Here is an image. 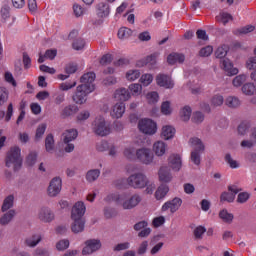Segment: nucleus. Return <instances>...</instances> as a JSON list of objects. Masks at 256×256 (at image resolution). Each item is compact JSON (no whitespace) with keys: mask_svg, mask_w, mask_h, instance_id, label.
<instances>
[{"mask_svg":"<svg viewBox=\"0 0 256 256\" xmlns=\"http://www.w3.org/2000/svg\"><path fill=\"white\" fill-rule=\"evenodd\" d=\"M96 74L94 72H87L80 78L81 85H78L76 88L75 94L72 96L74 103L77 105H83L87 102V95L95 91V82Z\"/></svg>","mask_w":256,"mask_h":256,"instance_id":"f257e3e1","label":"nucleus"},{"mask_svg":"<svg viewBox=\"0 0 256 256\" xmlns=\"http://www.w3.org/2000/svg\"><path fill=\"white\" fill-rule=\"evenodd\" d=\"M104 201L108 203L114 201L117 205H120L124 210L135 209L142 201V198L139 194H133L130 196L127 193L122 194H109Z\"/></svg>","mask_w":256,"mask_h":256,"instance_id":"f03ea898","label":"nucleus"},{"mask_svg":"<svg viewBox=\"0 0 256 256\" xmlns=\"http://www.w3.org/2000/svg\"><path fill=\"white\" fill-rule=\"evenodd\" d=\"M85 204L83 202H77L71 212V231L72 233H83L85 231V218L83 217L85 215Z\"/></svg>","mask_w":256,"mask_h":256,"instance_id":"7ed1b4c3","label":"nucleus"},{"mask_svg":"<svg viewBox=\"0 0 256 256\" xmlns=\"http://www.w3.org/2000/svg\"><path fill=\"white\" fill-rule=\"evenodd\" d=\"M5 165L8 168L13 167V171H20L23 167V156H21V148L19 146H13L10 151L6 153Z\"/></svg>","mask_w":256,"mask_h":256,"instance_id":"20e7f679","label":"nucleus"},{"mask_svg":"<svg viewBox=\"0 0 256 256\" xmlns=\"http://www.w3.org/2000/svg\"><path fill=\"white\" fill-rule=\"evenodd\" d=\"M127 183L133 189H145V186L149 183V178L143 173H135L127 178Z\"/></svg>","mask_w":256,"mask_h":256,"instance_id":"39448f33","label":"nucleus"},{"mask_svg":"<svg viewBox=\"0 0 256 256\" xmlns=\"http://www.w3.org/2000/svg\"><path fill=\"white\" fill-rule=\"evenodd\" d=\"M93 131L99 137H107L111 133V127L105 121V118L98 117L94 120Z\"/></svg>","mask_w":256,"mask_h":256,"instance_id":"423d86ee","label":"nucleus"},{"mask_svg":"<svg viewBox=\"0 0 256 256\" xmlns=\"http://www.w3.org/2000/svg\"><path fill=\"white\" fill-rule=\"evenodd\" d=\"M138 129L144 135H155L157 133V123L149 118H143L138 122Z\"/></svg>","mask_w":256,"mask_h":256,"instance_id":"0eeeda50","label":"nucleus"},{"mask_svg":"<svg viewBox=\"0 0 256 256\" xmlns=\"http://www.w3.org/2000/svg\"><path fill=\"white\" fill-rule=\"evenodd\" d=\"M84 245L82 255H93V253H97L102 247L101 240L99 239H88L84 242Z\"/></svg>","mask_w":256,"mask_h":256,"instance_id":"6e6552de","label":"nucleus"},{"mask_svg":"<svg viewBox=\"0 0 256 256\" xmlns=\"http://www.w3.org/2000/svg\"><path fill=\"white\" fill-rule=\"evenodd\" d=\"M136 157L144 165H151L153 163V153L149 148H139L136 150Z\"/></svg>","mask_w":256,"mask_h":256,"instance_id":"1a4fd4ad","label":"nucleus"},{"mask_svg":"<svg viewBox=\"0 0 256 256\" xmlns=\"http://www.w3.org/2000/svg\"><path fill=\"white\" fill-rule=\"evenodd\" d=\"M63 186V181L60 177H54L48 186V195L49 197H57L61 193Z\"/></svg>","mask_w":256,"mask_h":256,"instance_id":"9d476101","label":"nucleus"},{"mask_svg":"<svg viewBox=\"0 0 256 256\" xmlns=\"http://www.w3.org/2000/svg\"><path fill=\"white\" fill-rule=\"evenodd\" d=\"M183 205V200L179 197H175L170 201H167L166 203L163 204L161 211H169L170 213H177L179 211V208Z\"/></svg>","mask_w":256,"mask_h":256,"instance_id":"9b49d317","label":"nucleus"},{"mask_svg":"<svg viewBox=\"0 0 256 256\" xmlns=\"http://www.w3.org/2000/svg\"><path fill=\"white\" fill-rule=\"evenodd\" d=\"M156 83L159 87H164L165 89H173L175 87L171 76L167 74H158L156 76Z\"/></svg>","mask_w":256,"mask_h":256,"instance_id":"f8f14e48","label":"nucleus"},{"mask_svg":"<svg viewBox=\"0 0 256 256\" xmlns=\"http://www.w3.org/2000/svg\"><path fill=\"white\" fill-rule=\"evenodd\" d=\"M158 177L161 183H171L173 181V174H171V169L167 166H162L159 169Z\"/></svg>","mask_w":256,"mask_h":256,"instance_id":"ddd939ff","label":"nucleus"},{"mask_svg":"<svg viewBox=\"0 0 256 256\" xmlns=\"http://www.w3.org/2000/svg\"><path fill=\"white\" fill-rule=\"evenodd\" d=\"M220 64L222 69L225 70L229 77H233V75H237V73H239V69L233 67V63L231 62V60H229V58H224L220 60Z\"/></svg>","mask_w":256,"mask_h":256,"instance_id":"4468645a","label":"nucleus"},{"mask_svg":"<svg viewBox=\"0 0 256 256\" xmlns=\"http://www.w3.org/2000/svg\"><path fill=\"white\" fill-rule=\"evenodd\" d=\"M38 219L40 221H43V223H51L53 219H55V214H53V211L47 207H43L38 212Z\"/></svg>","mask_w":256,"mask_h":256,"instance_id":"2eb2a0df","label":"nucleus"},{"mask_svg":"<svg viewBox=\"0 0 256 256\" xmlns=\"http://www.w3.org/2000/svg\"><path fill=\"white\" fill-rule=\"evenodd\" d=\"M109 13H111V8L109 4L106 2H100L96 5V14L100 19H105V17H109Z\"/></svg>","mask_w":256,"mask_h":256,"instance_id":"dca6fc26","label":"nucleus"},{"mask_svg":"<svg viewBox=\"0 0 256 256\" xmlns=\"http://www.w3.org/2000/svg\"><path fill=\"white\" fill-rule=\"evenodd\" d=\"M168 165L173 171H181L182 161L179 154H172L168 158Z\"/></svg>","mask_w":256,"mask_h":256,"instance_id":"f3484780","label":"nucleus"},{"mask_svg":"<svg viewBox=\"0 0 256 256\" xmlns=\"http://www.w3.org/2000/svg\"><path fill=\"white\" fill-rule=\"evenodd\" d=\"M16 215H17V211L15 209L7 210L6 213H4L0 217V225H2V227L9 225V223H11L13 219H15Z\"/></svg>","mask_w":256,"mask_h":256,"instance_id":"a211bd4d","label":"nucleus"},{"mask_svg":"<svg viewBox=\"0 0 256 256\" xmlns=\"http://www.w3.org/2000/svg\"><path fill=\"white\" fill-rule=\"evenodd\" d=\"M114 99H117V101H129L131 99V92L127 88H119L114 92Z\"/></svg>","mask_w":256,"mask_h":256,"instance_id":"6ab92c4d","label":"nucleus"},{"mask_svg":"<svg viewBox=\"0 0 256 256\" xmlns=\"http://www.w3.org/2000/svg\"><path fill=\"white\" fill-rule=\"evenodd\" d=\"M125 113V103L118 102L113 106V109L111 111V116L114 119H121Z\"/></svg>","mask_w":256,"mask_h":256,"instance_id":"aec40b11","label":"nucleus"},{"mask_svg":"<svg viewBox=\"0 0 256 256\" xmlns=\"http://www.w3.org/2000/svg\"><path fill=\"white\" fill-rule=\"evenodd\" d=\"M153 151L157 157H163L167 153V145L163 141H157L153 144Z\"/></svg>","mask_w":256,"mask_h":256,"instance_id":"412c9836","label":"nucleus"},{"mask_svg":"<svg viewBox=\"0 0 256 256\" xmlns=\"http://www.w3.org/2000/svg\"><path fill=\"white\" fill-rule=\"evenodd\" d=\"M189 143L191 147H193V151L195 153H203V151H205V145L203 144V141H201V139L197 137L190 138Z\"/></svg>","mask_w":256,"mask_h":256,"instance_id":"4be33fe9","label":"nucleus"},{"mask_svg":"<svg viewBox=\"0 0 256 256\" xmlns=\"http://www.w3.org/2000/svg\"><path fill=\"white\" fill-rule=\"evenodd\" d=\"M13 205H15V196L8 195L2 204L1 211L2 213H7V211H11L13 209Z\"/></svg>","mask_w":256,"mask_h":256,"instance_id":"5701e85b","label":"nucleus"},{"mask_svg":"<svg viewBox=\"0 0 256 256\" xmlns=\"http://www.w3.org/2000/svg\"><path fill=\"white\" fill-rule=\"evenodd\" d=\"M161 137L165 141H169V139H173L175 137V128L173 126H164L162 128Z\"/></svg>","mask_w":256,"mask_h":256,"instance_id":"b1692460","label":"nucleus"},{"mask_svg":"<svg viewBox=\"0 0 256 256\" xmlns=\"http://www.w3.org/2000/svg\"><path fill=\"white\" fill-rule=\"evenodd\" d=\"M246 67L247 69L252 71L250 74V79L256 82V56L248 59V61L246 62Z\"/></svg>","mask_w":256,"mask_h":256,"instance_id":"393cba45","label":"nucleus"},{"mask_svg":"<svg viewBox=\"0 0 256 256\" xmlns=\"http://www.w3.org/2000/svg\"><path fill=\"white\" fill-rule=\"evenodd\" d=\"M77 111H79V107H77L76 105H68L62 110L61 117L62 119H67V117L75 115Z\"/></svg>","mask_w":256,"mask_h":256,"instance_id":"a878e982","label":"nucleus"},{"mask_svg":"<svg viewBox=\"0 0 256 256\" xmlns=\"http://www.w3.org/2000/svg\"><path fill=\"white\" fill-rule=\"evenodd\" d=\"M185 61V55L179 53H172L167 57L169 65H175V63H183Z\"/></svg>","mask_w":256,"mask_h":256,"instance_id":"bb28decb","label":"nucleus"},{"mask_svg":"<svg viewBox=\"0 0 256 256\" xmlns=\"http://www.w3.org/2000/svg\"><path fill=\"white\" fill-rule=\"evenodd\" d=\"M167 193H169V186L167 184H162L156 190L155 197L158 201H161V199H165Z\"/></svg>","mask_w":256,"mask_h":256,"instance_id":"cd10ccee","label":"nucleus"},{"mask_svg":"<svg viewBox=\"0 0 256 256\" xmlns=\"http://www.w3.org/2000/svg\"><path fill=\"white\" fill-rule=\"evenodd\" d=\"M43 237L41 236V234H34L31 237L27 238L25 240V243L28 247H37V245H39V243H41Z\"/></svg>","mask_w":256,"mask_h":256,"instance_id":"c85d7f7f","label":"nucleus"},{"mask_svg":"<svg viewBox=\"0 0 256 256\" xmlns=\"http://www.w3.org/2000/svg\"><path fill=\"white\" fill-rule=\"evenodd\" d=\"M193 113V109H191V106H184L181 110H180V119L181 121H184L185 123H187V121H189V119H191V114Z\"/></svg>","mask_w":256,"mask_h":256,"instance_id":"c756f323","label":"nucleus"},{"mask_svg":"<svg viewBox=\"0 0 256 256\" xmlns=\"http://www.w3.org/2000/svg\"><path fill=\"white\" fill-rule=\"evenodd\" d=\"M219 218L222 219L224 223L231 225V223H233V219H235V216L233 213H229L227 209H223L219 212Z\"/></svg>","mask_w":256,"mask_h":256,"instance_id":"7c9ffc66","label":"nucleus"},{"mask_svg":"<svg viewBox=\"0 0 256 256\" xmlns=\"http://www.w3.org/2000/svg\"><path fill=\"white\" fill-rule=\"evenodd\" d=\"M99 175H101L100 169L89 170L86 173V180L88 181V183H93V182L97 181V179H99Z\"/></svg>","mask_w":256,"mask_h":256,"instance_id":"2f4dec72","label":"nucleus"},{"mask_svg":"<svg viewBox=\"0 0 256 256\" xmlns=\"http://www.w3.org/2000/svg\"><path fill=\"white\" fill-rule=\"evenodd\" d=\"M128 91H130V95L133 97H139L143 92V86L139 83L130 84L128 87Z\"/></svg>","mask_w":256,"mask_h":256,"instance_id":"473e14b6","label":"nucleus"},{"mask_svg":"<svg viewBox=\"0 0 256 256\" xmlns=\"http://www.w3.org/2000/svg\"><path fill=\"white\" fill-rule=\"evenodd\" d=\"M64 143H71V141H75L79 133L75 129L67 130L64 134Z\"/></svg>","mask_w":256,"mask_h":256,"instance_id":"72a5a7b5","label":"nucleus"},{"mask_svg":"<svg viewBox=\"0 0 256 256\" xmlns=\"http://www.w3.org/2000/svg\"><path fill=\"white\" fill-rule=\"evenodd\" d=\"M45 149L47 153H51L55 149V139L53 134H48L45 139Z\"/></svg>","mask_w":256,"mask_h":256,"instance_id":"f704fd0d","label":"nucleus"},{"mask_svg":"<svg viewBox=\"0 0 256 256\" xmlns=\"http://www.w3.org/2000/svg\"><path fill=\"white\" fill-rule=\"evenodd\" d=\"M226 105L227 107H230L231 109H237L241 105V101L237 97L229 96L226 99Z\"/></svg>","mask_w":256,"mask_h":256,"instance_id":"c9c22d12","label":"nucleus"},{"mask_svg":"<svg viewBox=\"0 0 256 256\" xmlns=\"http://www.w3.org/2000/svg\"><path fill=\"white\" fill-rule=\"evenodd\" d=\"M191 121L196 125H201V123L205 121V114H203L201 111H196L192 114Z\"/></svg>","mask_w":256,"mask_h":256,"instance_id":"e433bc0d","label":"nucleus"},{"mask_svg":"<svg viewBox=\"0 0 256 256\" xmlns=\"http://www.w3.org/2000/svg\"><path fill=\"white\" fill-rule=\"evenodd\" d=\"M242 92L244 95H255L256 87L253 83H246L242 86Z\"/></svg>","mask_w":256,"mask_h":256,"instance_id":"4c0bfd02","label":"nucleus"},{"mask_svg":"<svg viewBox=\"0 0 256 256\" xmlns=\"http://www.w3.org/2000/svg\"><path fill=\"white\" fill-rule=\"evenodd\" d=\"M45 131H47V124L42 123L36 129L35 141H40L43 139V135H45Z\"/></svg>","mask_w":256,"mask_h":256,"instance_id":"58836bf2","label":"nucleus"},{"mask_svg":"<svg viewBox=\"0 0 256 256\" xmlns=\"http://www.w3.org/2000/svg\"><path fill=\"white\" fill-rule=\"evenodd\" d=\"M224 161L227 163V165H229L230 169H239V162L233 159L231 154H226L224 157Z\"/></svg>","mask_w":256,"mask_h":256,"instance_id":"ea45409f","label":"nucleus"},{"mask_svg":"<svg viewBox=\"0 0 256 256\" xmlns=\"http://www.w3.org/2000/svg\"><path fill=\"white\" fill-rule=\"evenodd\" d=\"M73 13H74L75 17H77V18L83 17V15H85L87 13V8H85L79 4H74L73 5Z\"/></svg>","mask_w":256,"mask_h":256,"instance_id":"a19ab883","label":"nucleus"},{"mask_svg":"<svg viewBox=\"0 0 256 256\" xmlns=\"http://www.w3.org/2000/svg\"><path fill=\"white\" fill-rule=\"evenodd\" d=\"M249 129H251V123H249L247 121H243L238 126V134H240L242 136L247 135V133H249Z\"/></svg>","mask_w":256,"mask_h":256,"instance_id":"79ce46f5","label":"nucleus"},{"mask_svg":"<svg viewBox=\"0 0 256 256\" xmlns=\"http://www.w3.org/2000/svg\"><path fill=\"white\" fill-rule=\"evenodd\" d=\"M133 31L129 28L123 27L118 30V39H129Z\"/></svg>","mask_w":256,"mask_h":256,"instance_id":"37998d69","label":"nucleus"},{"mask_svg":"<svg viewBox=\"0 0 256 256\" xmlns=\"http://www.w3.org/2000/svg\"><path fill=\"white\" fill-rule=\"evenodd\" d=\"M228 51H229V47L227 45L218 47L215 52V56L217 57V59H225Z\"/></svg>","mask_w":256,"mask_h":256,"instance_id":"c03bdc74","label":"nucleus"},{"mask_svg":"<svg viewBox=\"0 0 256 256\" xmlns=\"http://www.w3.org/2000/svg\"><path fill=\"white\" fill-rule=\"evenodd\" d=\"M220 201L221 203H225V201H227V203H233V201H235V194L223 192L220 196Z\"/></svg>","mask_w":256,"mask_h":256,"instance_id":"a18cd8bd","label":"nucleus"},{"mask_svg":"<svg viewBox=\"0 0 256 256\" xmlns=\"http://www.w3.org/2000/svg\"><path fill=\"white\" fill-rule=\"evenodd\" d=\"M216 19L217 21H221L223 25H227V23L233 19V16L227 12H222L220 13V16L216 17Z\"/></svg>","mask_w":256,"mask_h":256,"instance_id":"49530a36","label":"nucleus"},{"mask_svg":"<svg viewBox=\"0 0 256 256\" xmlns=\"http://www.w3.org/2000/svg\"><path fill=\"white\" fill-rule=\"evenodd\" d=\"M139 77H141V72L139 70H129L126 73V79L128 81H136Z\"/></svg>","mask_w":256,"mask_h":256,"instance_id":"de8ad7c7","label":"nucleus"},{"mask_svg":"<svg viewBox=\"0 0 256 256\" xmlns=\"http://www.w3.org/2000/svg\"><path fill=\"white\" fill-rule=\"evenodd\" d=\"M9 100V92L7 88L0 87V107L5 105V102Z\"/></svg>","mask_w":256,"mask_h":256,"instance_id":"09e8293b","label":"nucleus"},{"mask_svg":"<svg viewBox=\"0 0 256 256\" xmlns=\"http://www.w3.org/2000/svg\"><path fill=\"white\" fill-rule=\"evenodd\" d=\"M37 156V152H30L26 157V165H28L29 167H33V165L37 163Z\"/></svg>","mask_w":256,"mask_h":256,"instance_id":"8fccbe9b","label":"nucleus"},{"mask_svg":"<svg viewBox=\"0 0 256 256\" xmlns=\"http://www.w3.org/2000/svg\"><path fill=\"white\" fill-rule=\"evenodd\" d=\"M245 81H247V75L240 74L233 79L232 83L234 87H241Z\"/></svg>","mask_w":256,"mask_h":256,"instance_id":"3c124183","label":"nucleus"},{"mask_svg":"<svg viewBox=\"0 0 256 256\" xmlns=\"http://www.w3.org/2000/svg\"><path fill=\"white\" fill-rule=\"evenodd\" d=\"M251 199V194L249 192H240L237 196V203L243 204L247 203Z\"/></svg>","mask_w":256,"mask_h":256,"instance_id":"603ef678","label":"nucleus"},{"mask_svg":"<svg viewBox=\"0 0 256 256\" xmlns=\"http://www.w3.org/2000/svg\"><path fill=\"white\" fill-rule=\"evenodd\" d=\"M144 65H147L148 67H155V65H157V54H152L150 56H148L145 60H144Z\"/></svg>","mask_w":256,"mask_h":256,"instance_id":"864d4df0","label":"nucleus"},{"mask_svg":"<svg viewBox=\"0 0 256 256\" xmlns=\"http://www.w3.org/2000/svg\"><path fill=\"white\" fill-rule=\"evenodd\" d=\"M148 247H149V241L147 240L142 241L137 248V254L145 255V253H147Z\"/></svg>","mask_w":256,"mask_h":256,"instance_id":"5fc2aeb1","label":"nucleus"},{"mask_svg":"<svg viewBox=\"0 0 256 256\" xmlns=\"http://www.w3.org/2000/svg\"><path fill=\"white\" fill-rule=\"evenodd\" d=\"M172 112L173 110L171 109V102L169 101L163 102L161 105V113L163 115H171Z\"/></svg>","mask_w":256,"mask_h":256,"instance_id":"6e6d98bb","label":"nucleus"},{"mask_svg":"<svg viewBox=\"0 0 256 256\" xmlns=\"http://www.w3.org/2000/svg\"><path fill=\"white\" fill-rule=\"evenodd\" d=\"M213 54V46H205L200 49L199 56L200 57H210Z\"/></svg>","mask_w":256,"mask_h":256,"instance_id":"4d7b16f0","label":"nucleus"},{"mask_svg":"<svg viewBox=\"0 0 256 256\" xmlns=\"http://www.w3.org/2000/svg\"><path fill=\"white\" fill-rule=\"evenodd\" d=\"M224 101L225 100L223 99V96L215 95L214 97H212L211 105H213V107H221V105H223Z\"/></svg>","mask_w":256,"mask_h":256,"instance_id":"13d9d810","label":"nucleus"},{"mask_svg":"<svg viewBox=\"0 0 256 256\" xmlns=\"http://www.w3.org/2000/svg\"><path fill=\"white\" fill-rule=\"evenodd\" d=\"M72 47H73V49H75V51H81V49H83L85 47V40H83L82 38L76 39L72 43Z\"/></svg>","mask_w":256,"mask_h":256,"instance_id":"bf43d9fd","label":"nucleus"},{"mask_svg":"<svg viewBox=\"0 0 256 256\" xmlns=\"http://www.w3.org/2000/svg\"><path fill=\"white\" fill-rule=\"evenodd\" d=\"M206 231H207V229L203 226L196 227L194 229L195 239H203V235L205 234Z\"/></svg>","mask_w":256,"mask_h":256,"instance_id":"052dcab7","label":"nucleus"},{"mask_svg":"<svg viewBox=\"0 0 256 256\" xmlns=\"http://www.w3.org/2000/svg\"><path fill=\"white\" fill-rule=\"evenodd\" d=\"M190 159L194 165H201V152H191Z\"/></svg>","mask_w":256,"mask_h":256,"instance_id":"680f3d73","label":"nucleus"},{"mask_svg":"<svg viewBox=\"0 0 256 256\" xmlns=\"http://www.w3.org/2000/svg\"><path fill=\"white\" fill-rule=\"evenodd\" d=\"M140 81L145 87H147V85H151V83H153V75L144 74L141 76Z\"/></svg>","mask_w":256,"mask_h":256,"instance_id":"e2e57ef3","label":"nucleus"},{"mask_svg":"<svg viewBox=\"0 0 256 256\" xmlns=\"http://www.w3.org/2000/svg\"><path fill=\"white\" fill-rule=\"evenodd\" d=\"M56 249L58 251H65V249H69V240L64 239L57 242Z\"/></svg>","mask_w":256,"mask_h":256,"instance_id":"0e129e2a","label":"nucleus"},{"mask_svg":"<svg viewBox=\"0 0 256 256\" xmlns=\"http://www.w3.org/2000/svg\"><path fill=\"white\" fill-rule=\"evenodd\" d=\"M96 149L100 153H103V151H107L109 149V142L107 141H101L96 144Z\"/></svg>","mask_w":256,"mask_h":256,"instance_id":"69168bd1","label":"nucleus"},{"mask_svg":"<svg viewBox=\"0 0 256 256\" xmlns=\"http://www.w3.org/2000/svg\"><path fill=\"white\" fill-rule=\"evenodd\" d=\"M149 223L145 220L137 222L134 226L133 229L134 231H143L145 228H147Z\"/></svg>","mask_w":256,"mask_h":256,"instance_id":"338daca9","label":"nucleus"},{"mask_svg":"<svg viewBox=\"0 0 256 256\" xmlns=\"http://www.w3.org/2000/svg\"><path fill=\"white\" fill-rule=\"evenodd\" d=\"M34 255L35 256H50L51 253L49 252V250L45 249V248H37L34 251Z\"/></svg>","mask_w":256,"mask_h":256,"instance_id":"774afa93","label":"nucleus"}]
</instances>
